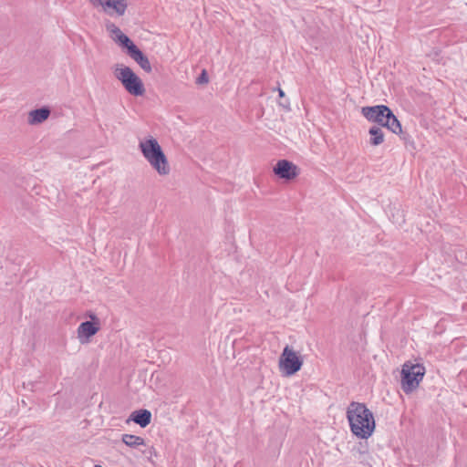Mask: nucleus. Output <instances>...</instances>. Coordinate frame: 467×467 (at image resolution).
I'll list each match as a JSON object with an SVG mask.
<instances>
[{
	"label": "nucleus",
	"mask_w": 467,
	"mask_h": 467,
	"mask_svg": "<svg viewBox=\"0 0 467 467\" xmlns=\"http://www.w3.org/2000/svg\"><path fill=\"white\" fill-rule=\"evenodd\" d=\"M345 418L351 435L357 440L367 441L375 434L376 416L367 403L349 402L345 409Z\"/></svg>",
	"instance_id": "nucleus-1"
},
{
	"label": "nucleus",
	"mask_w": 467,
	"mask_h": 467,
	"mask_svg": "<svg viewBox=\"0 0 467 467\" xmlns=\"http://www.w3.org/2000/svg\"><path fill=\"white\" fill-rule=\"evenodd\" d=\"M426 373L427 368L420 358L405 360L398 369L400 390L405 395L414 394L420 388Z\"/></svg>",
	"instance_id": "nucleus-2"
},
{
	"label": "nucleus",
	"mask_w": 467,
	"mask_h": 467,
	"mask_svg": "<svg viewBox=\"0 0 467 467\" xmlns=\"http://www.w3.org/2000/svg\"><path fill=\"white\" fill-rule=\"evenodd\" d=\"M139 150L150 168L160 176L168 177L171 173V166L158 140L147 135L140 140Z\"/></svg>",
	"instance_id": "nucleus-3"
},
{
	"label": "nucleus",
	"mask_w": 467,
	"mask_h": 467,
	"mask_svg": "<svg viewBox=\"0 0 467 467\" xmlns=\"http://www.w3.org/2000/svg\"><path fill=\"white\" fill-rule=\"evenodd\" d=\"M360 114L368 123L378 124L379 127H383L397 136L403 134L400 119L386 105L364 106L360 109Z\"/></svg>",
	"instance_id": "nucleus-4"
},
{
	"label": "nucleus",
	"mask_w": 467,
	"mask_h": 467,
	"mask_svg": "<svg viewBox=\"0 0 467 467\" xmlns=\"http://www.w3.org/2000/svg\"><path fill=\"white\" fill-rule=\"evenodd\" d=\"M305 366V357L293 345H285L277 359V369L282 378L290 379L296 376Z\"/></svg>",
	"instance_id": "nucleus-5"
},
{
	"label": "nucleus",
	"mask_w": 467,
	"mask_h": 467,
	"mask_svg": "<svg viewBox=\"0 0 467 467\" xmlns=\"http://www.w3.org/2000/svg\"><path fill=\"white\" fill-rule=\"evenodd\" d=\"M113 74L129 94L135 97L145 94L143 81L130 67L124 64H116L113 67Z\"/></svg>",
	"instance_id": "nucleus-6"
},
{
	"label": "nucleus",
	"mask_w": 467,
	"mask_h": 467,
	"mask_svg": "<svg viewBox=\"0 0 467 467\" xmlns=\"http://www.w3.org/2000/svg\"><path fill=\"white\" fill-rule=\"evenodd\" d=\"M94 8L109 16H123L130 5V0H87Z\"/></svg>",
	"instance_id": "nucleus-7"
},
{
	"label": "nucleus",
	"mask_w": 467,
	"mask_h": 467,
	"mask_svg": "<svg viewBox=\"0 0 467 467\" xmlns=\"http://www.w3.org/2000/svg\"><path fill=\"white\" fill-rule=\"evenodd\" d=\"M273 172L279 179L285 182H296L300 176L301 170L293 161L279 160L273 165Z\"/></svg>",
	"instance_id": "nucleus-8"
},
{
	"label": "nucleus",
	"mask_w": 467,
	"mask_h": 467,
	"mask_svg": "<svg viewBox=\"0 0 467 467\" xmlns=\"http://www.w3.org/2000/svg\"><path fill=\"white\" fill-rule=\"evenodd\" d=\"M95 322L85 321L78 327V337L81 343H88L90 337L96 335L99 330V321L95 316H91Z\"/></svg>",
	"instance_id": "nucleus-9"
},
{
	"label": "nucleus",
	"mask_w": 467,
	"mask_h": 467,
	"mask_svg": "<svg viewBox=\"0 0 467 467\" xmlns=\"http://www.w3.org/2000/svg\"><path fill=\"white\" fill-rule=\"evenodd\" d=\"M128 55L147 73L152 71L149 58L132 43L127 48Z\"/></svg>",
	"instance_id": "nucleus-10"
},
{
	"label": "nucleus",
	"mask_w": 467,
	"mask_h": 467,
	"mask_svg": "<svg viewBox=\"0 0 467 467\" xmlns=\"http://www.w3.org/2000/svg\"><path fill=\"white\" fill-rule=\"evenodd\" d=\"M105 27L110 38L123 47L128 48L133 43L114 23L109 21L106 23Z\"/></svg>",
	"instance_id": "nucleus-11"
},
{
	"label": "nucleus",
	"mask_w": 467,
	"mask_h": 467,
	"mask_svg": "<svg viewBox=\"0 0 467 467\" xmlns=\"http://www.w3.org/2000/svg\"><path fill=\"white\" fill-rule=\"evenodd\" d=\"M51 110L47 107L30 110L27 114L26 122L30 126L40 125L50 116Z\"/></svg>",
	"instance_id": "nucleus-12"
},
{
	"label": "nucleus",
	"mask_w": 467,
	"mask_h": 467,
	"mask_svg": "<svg viewBox=\"0 0 467 467\" xmlns=\"http://www.w3.org/2000/svg\"><path fill=\"white\" fill-rule=\"evenodd\" d=\"M268 101L269 103L275 102L282 109H290V100L281 88H276L272 90Z\"/></svg>",
	"instance_id": "nucleus-13"
},
{
	"label": "nucleus",
	"mask_w": 467,
	"mask_h": 467,
	"mask_svg": "<svg viewBox=\"0 0 467 467\" xmlns=\"http://www.w3.org/2000/svg\"><path fill=\"white\" fill-rule=\"evenodd\" d=\"M130 420L134 421L138 425H140L141 428H145L150 423L151 420V413L148 410H139L133 411L130 418L128 419L127 422Z\"/></svg>",
	"instance_id": "nucleus-14"
},
{
	"label": "nucleus",
	"mask_w": 467,
	"mask_h": 467,
	"mask_svg": "<svg viewBox=\"0 0 467 467\" xmlns=\"http://www.w3.org/2000/svg\"><path fill=\"white\" fill-rule=\"evenodd\" d=\"M383 127L372 126L369 128L368 135V143L377 147L381 145L386 140V134L382 130Z\"/></svg>",
	"instance_id": "nucleus-15"
},
{
	"label": "nucleus",
	"mask_w": 467,
	"mask_h": 467,
	"mask_svg": "<svg viewBox=\"0 0 467 467\" xmlns=\"http://www.w3.org/2000/svg\"><path fill=\"white\" fill-rule=\"evenodd\" d=\"M121 441L124 444L130 448H138L140 446L145 445V441L143 438L133 434H123Z\"/></svg>",
	"instance_id": "nucleus-16"
},
{
	"label": "nucleus",
	"mask_w": 467,
	"mask_h": 467,
	"mask_svg": "<svg viewBox=\"0 0 467 467\" xmlns=\"http://www.w3.org/2000/svg\"><path fill=\"white\" fill-rule=\"evenodd\" d=\"M209 82V78L206 70H202L201 75L196 78V84L203 85Z\"/></svg>",
	"instance_id": "nucleus-17"
},
{
	"label": "nucleus",
	"mask_w": 467,
	"mask_h": 467,
	"mask_svg": "<svg viewBox=\"0 0 467 467\" xmlns=\"http://www.w3.org/2000/svg\"><path fill=\"white\" fill-rule=\"evenodd\" d=\"M94 467H102V466H100V465H95Z\"/></svg>",
	"instance_id": "nucleus-18"
}]
</instances>
